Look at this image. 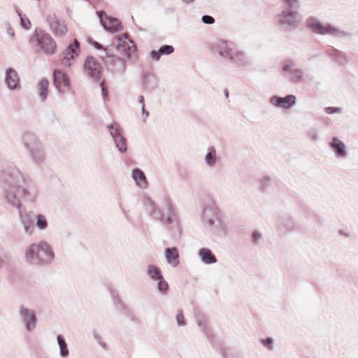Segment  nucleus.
I'll return each instance as SVG.
<instances>
[{
	"instance_id": "bb28decb",
	"label": "nucleus",
	"mask_w": 358,
	"mask_h": 358,
	"mask_svg": "<svg viewBox=\"0 0 358 358\" xmlns=\"http://www.w3.org/2000/svg\"><path fill=\"white\" fill-rule=\"evenodd\" d=\"M301 78V72L299 70L294 69L292 72V80L293 81H298Z\"/></svg>"
},
{
	"instance_id": "f8f14e48",
	"label": "nucleus",
	"mask_w": 358,
	"mask_h": 358,
	"mask_svg": "<svg viewBox=\"0 0 358 358\" xmlns=\"http://www.w3.org/2000/svg\"><path fill=\"white\" fill-rule=\"evenodd\" d=\"M108 127L110 130V133H111L112 136H113L114 141H115L117 146L119 148L120 151L124 152L127 150L125 139H124L123 137H122L120 135V133L117 129H115V133H113V126L110 125V126H108Z\"/></svg>"
},
{
	"instance_id": "f3484780",
	"label": "nucleus",
	"mask_w": 358,
	"mask_h": 358,
	"mask_svg": "<svg viewBox=\"0 0 358 358\" xmlns=\"http://www.w3.org/2000/svg\"><path fill=\"white\" fill-rule=\"evenodd\" d=\"M132 177L136 184L143 188L147 187L148 182L145 174L139 169H136L133 171Z\"/></svg>"
},
{
	"instance_id": "6e6552de",
	"label": "nucleus",
	"mask_w": 358,
	"mask_h": 358,
	"mask_svg": "<svg viewBox=\"0 0 358 358\" xmlns=\"http://www.w3.org/2000/svg\"><path fill=\"white\" fill-rule=\"evenodd\" d=\"M271 103L277 107L287 109L296 103V97L294 95H287L285 97L273 96L271 99Z\"/></svg>"
},
{
	"instance_id": "4c0bfd02",
	"label": "nucleus",
	"mask_w": 358,
	"mask_h": 358,
	"mask_svg": "<svg viewBox=\"0 0 358 358\" xmlns=\"http://www.w3.org/2000/svg\"><path fill=\"white\" fill-rule=\"evenodd\" d=\"M95 46H96L97 48H99V49L101 48V45H100V44H99V43H96V42L95 43Z\"/></svg>"
},
{
	"instance_id": "e433bc0d",
	"label": "nucleus",
	"mask_w": 358,
	"mask_h": 358,
	"mask_svg": "<svg viewBox=\"0 0 358 358\" xmlns=\"http://www.w3.org/2000/svg\"><path fill=\"white\" fill-rule=\"evenodd\" d=\"M282 22L283 23L290 24L291 21H289V20H287L286 17H285V19L282 20Z\"/></svg>"
},
{
	"instance_id": "b1692460",
	"label": "nucleus",
	"mask_w": 358,
	"mask_h": 358,
	"mask_svg": "<svg viewBox=\"0 0 358 358\" xmlns=\"http://www.w3.org/2000/svg\"><path fill=\"white\" fill-rule=\"evenodd\" d=\"M206 161L208 164L212 165L215 162V150L213 152H210L206 157Z\"/></svg>"
},
{
	"instance_id": "a878e982",
	"label": "nucleus",
	"mask_w": 358,
	"mask_h": 358,
	"mask_svg": "<svg viewBox=\"0 0 358 358\" xmlns=\"http://www.w3.org/2000/svg\"><path fill=\"white\" fill-rule=\"evenodd\" d=\"M176 320L178 325H185V318L182 310H178L177 315H176Z\"/></svg>"
},
{
	"instance_id": "cd10ccee",
	"label": "nucleus",
	"mask_w": 358,
	"mask_h": 358,
	"mask_svg": "<svg viewBox=\"0 0 358 358\" xmlns=\"http://www.w3.org/2000/svg\"><path fill=\"white\" fill-rule=\"evenodd\" d=\"M21 24L24 29H29L31 27V22L28 18L21 17Z\"/></svg>"
},
{
	"instance_id": "5701e85b",
	"label": "nucleus",
	"mask_w": 358,
	"mask_h": 358,
	"mask_svg": "<svg viewBox=\"0 0 358 358\" xmlns=\"http://www.w3.org/2000/svg\"><path fill=\"white\" fill-rule=\"evenodd\" d=\"M36 226L41 229H44L48 226V222L43 215H38L37 216V221H36Z\"/></svg>"
},
{
	"instance_id": "393cba45",
	"label": "nucleus",
	"mask_w": 358,
	"mask_h": 358,
	"mask_svg": "<svg viewBox=\"0 0 358 358\" xmlns=\"http://www.w3.org/2000/svg\"><path fill=\"white\" fill-rule=\"evenodd\" d=\"M158 289L161 292H165L168 289V283L162 278H159Z\"/></svg>"
},
{
	"instance_id": "412c9836",
	"label": "nucleus",
	"mask_w": 358,
	"mask_h": 358,
	"mask_svg": "<svg viewBox=\"0 0 358 358\" xmlns=\"http://www.w3.org/2000/svg\"><path fill=\"white\" fill-rule=\"evenodd\" d=\"M148 274L150 277L154 280H157L159 278H162L159 269L152 265H150L148 267Z\"/></svg>"
},
{
	"instance_id": "4468645a",
	"label": "nucleus",
	"mask_w": 358,
	"mask_h": 358,
	"mask_svg": "<svg viewBox=\"0 0 358 358\" xmlns=\"http://www.w3.org/2000/svg\"><path fill=\"white\" fill-rule=\"evenodd\" d=\"M21 314L27 323V328L28 329L33 328L35 326L36 320L34 313L32 311H29L26 308H22Z\"/></svg>"
},
{
	"instance_id": "39448f33",
	"label": "nucleus",
	"mask_w": 358,
	"mask_h": 358,
	"mask_svg": "<svg viewBox=\"0 0 358 358\" xmlns=\"http://www.w3.org/2000/svg\"><path fill=\"white\" fill-rule=\"evenodd\" d=\"M99 17L103 27L112 33L117 32L122 29L121 22L117 18L108 17L103 12H100Z\"/></svg>"
},
{
	"instance_id": "f257e3e1",
	"label": "nucleus",
	"mask_w": 358,
	"mask_h": 358,
	"mask_svg": "<svg viewBox=\"0 0 358 358\" xmlns=\"http://www.w3.org/2000/svg\"><path fill=\"white\" fill-rule=\"evenodd\" d=\"M30 43H36L46 54H54L57 50V45L54 39L47 33L36 30L30 39Z\"/></svg>"
},
{
	"instance_id": "72a5a7b5",
	"label": "nucleus",
	"mask_w": 358,
	"mask_h": 358,
	"mask_svg": "<svg viewBox=\"0 0 358 358\" xmlns=\"http://www.w3.org/2000/svg\"><path fill=\"white\" fill-rule=\"evenodd\" d=\"M292 65L291 64H285L284 66H283V70L285 71H289V70H292Z\"/></svg>"
},
{
	"instance_id": "1a4fd4ad",
	"label": "nucleus",
	"mask_w": 358,
	"mask_h": 358,
	"mask_svg": "<svg viewBox=\"0 0 358 358\" xmlns=\"http://www.w3.org/2000/svg\"><path fill=\"white\" fill-rule=\"evenodd\" d=\"M117 50L122 54V57L130 58L136 51V46L132 41L118 39Z\"/></svg>"
},
{
	"instance_id": "20e7f679",
	"label": "nucleus",
	"mask_w": 358,
	"mask_h": 358,
	"mask_svg": "<svg viewBox=\"0 0 358 358\" xmlns=\"http://www.w3.org/2000/svg\"><path fill=\"white\" fill-rule=\"evenodd\" d=\"M54 85L60 92H65L70 88L69 76L63 71L57 69L53 72Z\"/></svg>"
},
{
	"instance_id": "c9c22d12",
	"label": "nucleus",
	"mask_w": 358,
	"mask_h": 358,
	"mask_svg": "<svg viewBox=\"0 0 358 358\" xmlns=\"http://www.w3.org/2000/svg\"><path fill=\"white\" fill-rule=\"evenodd\" d=\"M285 1H287L290 5L293 4L296 1V0H285Z\"/></svg>"
},
{
	"instance_id": "9d476101",
	"label": "nucleus",
	"mask_w": 358,
	"mask_h": 358,
	"mask_svg": "<svg viewBox=\"0 0 358 358\" xmlns=\"http://www.w3.org/2000/svg\"><path fill=\"white\" fill-rule=\"evenodd\" d=\"M80 44L77 39L70 44L64 51V59L69 60L75 59L79 54Z\"/></svg>"
},
{
	"instance_id": "a211bd4d",
	"label": "nucleus",
	"mask_w": 358,
	"mask_h": 358,
	"mask_svg": "<svg viewBox=\"0 0 358 358\" xmlns=\"http://www.w3.org/2000/svg\"><path fill=\"white\" fill-rule=\"evenodd\" d=\"M331 145L338 156L342 157L345 155V145L337 138L335 137L333 138Z\"/></svg>"
},
{
	"instance_id": "6ab92c4d",
	"label": "nucleus",
	"mask_w": 358,
	"mask_h": 358,
	"mask_svg": "<svg viewBox=\"0 0 358 358\" xmlns=\"http://www.w3.org/2000/svg\"><path fill=\"white\" fill-rule=\"evenodd\" d=\"M220 54L222 57H228L229 59H233L235 56L240 55L238 51L227 44L224 45L223 50H220Z\"/></svg>"
},
{
	"instance_id": "7c9ffc66",
	"label": "nucleus",
	"mask_w": 358,
	"mask_h": 358,
	"mask_svg": "<svg viewBox=\"0 0 358 358\" xmlns=\"http://www.w3.org/2000/svg\"><path fill=\"white\" fill-rule=\"evenodd\" d=\"M262 343L269 349L273 348L272 339L271 338H266L265 340H263Z\"/></svg>"
},
{
	"instance_id": "7ed1b4c3",
	"label": "nucleus",
	"mask_w": 358,
	"mask_h": 358,
	"mask_svg": "<svg viewBox=\"0 0 358 358\" xmlns=\"http://www.w3.org/2000/svg\"><path fill=\"white\" fill-rule=\"evenodd\" d=\"M40 252H43L46 255L47 259H51L53 257L49 245L45 243H41L38 245H31L26 252V257L30 261L35 257L41 258Z\"/></svg>"
},
{
	"instance_id": "f704fd0d",
	"label": "nucleus",
	"mask_w": 358,
	"mask_h": 358,
	"mask_svg": "<svg viewBox=\"0 0 358 358\" xmlns=\"http://www.w3.org/2000/svg\"><path fill=\"white\" fill-rule=\"evenodd\" d=\"M260 236H261L259 233H257V232L253 233V238L255 241H257L260 238Z\"/></svg>"
},
{
	"instance_id": "c756f323",
	"label": "nucleus",
	"mask_w": 358,
	"mask_h": 358,
	"mask_svg": "<svg viewBox=\"0 0 358 358\" xmlns=\"http://www.w3.org/2000/svg\"><path fill=\"white\" fill-rule=\"evenodd\" d=\"M101 93H102V95L106 99L107 96H108V91H107V89L105 86V83L104 81H102L101 83Z\"/></svg>"
},
{
	"instance_id": "473e14b6",
	"label": "nucleus",
	"mask_w": 358,
	"mask_h": 358,
	"mask_svg": "<svg viewBox=\"0 0 358 358\" xmlns=\"http://www.w3.org/2000/svg\"><path fill=\"white\" fill-rule=\"evenodd\" d=\"M139 102L142 104V112L143 113H145L146 117L148 115V113L145 111V103H144V98L143 96L139 97Z\"/></svg>"
},
{
	"instance_id": "c85d7f7f",
	"label": "nucleus",
	"mask_w": 358,
	"mask_h": 358,
	"mask_svg": "<svg viewBox=\"0 0 358 358\" xmlns=\"http://www.w3.org/2000/svg\"><path fill=\"white\" fill-rule=\"evenodd\" d=\"M202 20L206 24H213L215 22L214 18L210 15H203Z\"/></svg>"
},
{
	"instance_id": "dca6fc26",
	"label": "nucleus",
	"mask_w": 358,
	"mask_h": 358,
	"mask_svg": "<svg viewBox=\"0 0 358 358\" xmlns=\"http://www.w3.org/2000/svg\"><path fill=\"white\" fill-rule=\"evenodd\" d=\"M199 255L202 261L206 264H213L216 262V258L212 252L208 248H201L199 251Z\"/></svg>"
},
{
	"instance_id": "2eb2a0df",
	"label": "nucleus",
	"mask_w": 358,
	"mask_h": 358,
	"mask_svg": "<svg viewBox=\"0 0 358 358\" xmlns=\"http://www.w3.org/2000/svg\"><path fill=\"white\" fill-rule=\"evenodd\" d=\"M174 51V48L171 45H164L161 47L159 50H152L151 52V57L154 60H159L161 55H170Z\"/></svg>"
},
{
	"instance_id": "58836bf2",
	"label": "nucleus",
	"mask_w": 358,
	"mask_h": 358,
	"mask_svg": "<svg viewBox=\"0 0 358 358\" xmlns=\"http://www.w3.org/2000/svg\"><path fill=\"white\" fill-rule=\"evenodd\" d=\"M185 2L189 3H192L194 0H183Z\"/></svg>"
},
{
	"instance_id": "aec40b11",
	"label": "nucleus",
	"mask_w": 358,
	"mask_h": 358,
	"mask_svg": "<svg viewBox=\"0 0 358 358\" xmlns=\"http://www.w3.org/2000/svg\"><path fill=\"white\" fill-rule=\"evenodd\" d=\"M39 95L44 100L48 95V89L49 81L47 79H43L38 82Z\"/></svg>"
},
{
	"instance_id": "9b49d317",
	"label": "nucleus",
	"mask_w": 358,
	"mask_h": 358,
	"mask_svg": "<svg viewBox=\"0 0 358 358\" xmlns=\"http://www.w3.org/2000/svg\"><path fill=\"white\" fill-rule=\"evenodd\" d=\"M6 82L10 89L13 90L17 88L19 84V78L14 70L8 69L6 71Z\"/></svg>"
},
{
	"instance_id": "ddd939ff",
	"label": "nucleus",
	"mask_w": 358,
	"mask_h": 358,
	"mask_svg": "<svg viewBox=\"0 0 358 358\" xmlns=\"http://www.w3.org/2000/svg\"><path fill=\"white\" fill-rule=\"evenodd\" d=\"M166 258L168 262L173 266L179 264V255L176 248H167L165 252Z\"/></svg>"
},
{
	"instance_id": "423d86ee",
	"label": "nucleus",
	"mask_w": 358,
	"mask_h": 358,
	"mask_svg": "<svg viewBox=\"0 0 358 358\" xmlns=\"http://www.w3.org/2000/svg\"><path fill=\"white\" fill-rule=\"evenodd\" d=\"M307 24L315 33L319 34H334L337 31L335 27L329 24H322L314 18H310L307 21Z\"/></svg>"
},
{
	"instance_id": "2f4dec72",
	"label": "nucleus",
	"mask_w": 358,
	"mask_h": 358,
	"mask_svg": "<svg viewBox=\"0 0 358 358\" xmlns=\"http://www.w3.org/2000/svg\"><path fill=\"white\" fill-rule=\"evenodd\" d=\"M339 110H340L338 108H333V107H327L325 109L326 113H327L329 114L337 113V112H339Z\"/></svg>"
},
{
	"instance_id": "0eeeda50",
	"label": "nucleus",
	"mask_w": 358,
	"mask_h": 358,
	"mask_svg": "<svg viewBox=\"0 0 358 358\" xmlns=\"http://www.w3.org/2000/svg\"><path fill=\"white\" fill-rule=\"evenodd\" d=\"M101 66L92 57H88L84 64L85 72L94 78L99 80L101 77Z\"/></svg>"
},
{
	"instance_id": "4be33fe9",
	"label": "nucleus",
	"mask_w": 358,
	"mask_h": 358,
	"mask_svg": "<svg viewBox=\"0 0 358 358\" xmlns=\"http://www.w3.org/2000/svg\"><path fill=\"white\" fill-rule=\"evenodd\" d=\"M58 343L60 348V353L63 357L66 356L69 354L66 343L61 336L57 337Z\"/></svg>"
},
{
	"instance_id": "f03ea898",
	"label": "nucleus",
	"mask_w": 358,
	"mask_h": 358,
	"mask_svg": "<svg viewBox=\"0 0 358 358\" xmlns=\"http://www.w3.org/2000/svg\"><path fill=\"white\" fill-rule=\"evenodd\" d=\"M48 21L50 29L57 37H63L68 32V27L65 20L59 15L53 13L49 15Z\"/></svg>"
}]
</instances>
